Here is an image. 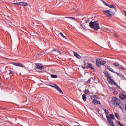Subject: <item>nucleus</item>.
Masks as SVG:
<instances>
[{
	"mask_svg": "<svg viewBox=\"0 0 126 126\" xmlns=\"http://www.w3.org/2000/svg\"><path fill=\"white\" fill-rule=\"evenodd\" d=\"M111 103L114 106H118L119 108L123 110L124 109V104L121 102V99L117 98L116 97H112Z\"/></svg>",
	"mask_w": 126,
	"mask_h": 126,
	"instance_id": "nucleus-1",
	"label": "nucleus"
},
{
	"mask_svg": "<svg viewBox=\"0 0 126 126\" xmlns=\"http://www.w3.org/2000/svg\"><path fill=\"white\" fill-rule=\"evenodd\" d=\"M89 26L91 28L94 29V30H98V29H100V25H99L98 21L90 22Z\"/></svg>",
	"mask_w": 126,
	"mask_h": 126,
	"instance_id": "nucleus-2",
	"label": "nucleus"
},
{
	"mask_svg": "<svg viewBox=\"0 0 126 126\" xmlns=\"http://www.w3.org/2000/svg\"><path fill=\"white\" fill-rule=\"evenodd\" d=\"M103 110L104 111L105 114L106 116V118L107 119L108 123H109V125H110V126H115V125H114V122H113L112 119H111V118L109 116V110L105 108H103Z\"/></svg>",
	"mask_w": 126,
	"mask_h": 126,
	"instance_id": "nucleus-3",
	"label": "nucleus"
},
{
	"mask_svg": "<svg viewBox=\"0 0 126 126\" xmlns=\"http://www.w3.org/2000/svg\"><path fill=\"white\" fill-rule=\"evenodd\" d=\"M49 86H51V87H54V88H56L58 91H59L61 94H63V91L59 87V86L57 85L56 84L51 83L50 85H49Z\"/></svg>",
	"mask_w": 126,
	"mask_h": 126,
	"instance_id": "nucleus-4",
	"label": "nucleus"
},
{
	"mask_svg": "<svg viewBox=\"0 0 126 126\" xmlns=\"http://www.w3.org/2000/svg\"><path fill=\"white\" fill-rule=\"evenodd\" d=\"M103 13L107 16H111V15H114L115 14V13L110 10H104L103 11Z\"/></svg>",
	"mask_w": 126,
	"mask_h": 126,
	"instance_id": "nucleus-5",
	"label": "nucleus"
},
{
	"mask_svg": "<svg viewBox=\"0 0 126 126\" xmlns=\"http://www.w3.org/2000/svg\"><path fill=\"white\" fill-rule=\"evenodd\" d=\"M101 63H102V59L98 58L97 59H96V66L100 67V66H101Z\"/></svg>",
	"mask_w": 126,
	"mask_h": 126,
	"instance_id": "nucleus-6",
	"label": "nucleus"
},
{
	"mask_svg": "<svg viewBox=\"0 0 126 126\" xmlns=\"http://www.w3.org/2000/svg\"><path fill=\"white\" fill-rule=\"evenodd\" d=\"M36 69H39L40 70H42V69H44V66H41L40 64H36Z\"/></svg>",
	"mask_w": 126,
	"mask_h": 126,
	"instance_id": "nucleus-7",
	"label": "nucleus"
},
{
	"mask_svg": "<svg viewBox=\"0 0 126 126\" xmlns=\"http://www.w3.org/2000/svg\"><path fill=\"white\" fill-rule=\"evenodd\" d=\"M119 97L120 98V99L124 100V99H126V96L124 94L121 93L119 94Z\"/></svg>",
	"mask_w": 126,
	"mask_h": 126,
	"instance_id": "nucleus-8",
	"label": "nucleus"
},
{
	"mask_svg": "<svg viewBox=\"0 0 126 126\" xmlns=\"http://www.w3.org/2000/svg\"><path fill=\"white\" fill-rule=\"evenodd\" d=\"M109 83L110 84H114L115 85H117V83L115 81H114V80L112 79V78H110V79H109Z\"/></svg>",
	"mask_w": 126,
	"mask_h": 126,
	"instance_id": "nucleus-9",
	"label": "nucleus"
},
{
	"mask_svg": "<svg viewBox=\"0 0 126 126\" xmlns=\"http://www.w3.org/2000/svg\"><path fill=\"white\" fill-rule=\"evenodd\" d=\"M104 73L108 79H111V78H112V77L110 76V74H109V72L107 71H105Z\"/></svg>",
	"mask_w": 126,
	"mask_h": 126,
	"instance_id": "nucleus-10",
	"label": "nucleus"
},
{
	"mask_svg": "<svg viewBox=\"0 0 126 126\" xmlns=\"http://www.w3.org/2000/svg\"><path fill=\"white\" fill-rule=\"evenodd\" d=\"M12 64L13 65H15V66H18V67H23V66L22 65V64L19 63H12Z\"/></svg>",
	"mask_w": 126,
	"mask_h": 126,
	"instance_id": "nucleus-11",
	"label": "nucleus"
},
{
	"mask_svg": "<svg viewBox=\"0 0 126 126\" xmlns=\"http://www.w3.org/2000/svg\"><path fill=\"white\" fill-rule=\"evenodd\" d=\"M74 56H75V57H76L77 59H81V56L76 52H74Z\"/></svg>",
	"mask_w": 126,
	"mask_h": 126,
	"instance_id": "nucleus-12",
	"label": "nucleus"
},
{
	"mask_svg": "<svg viewBox=\"0 0 126 126\" xmlns=\"http://www.w3.org/2000/svg\"><path fill=\"white\" fill-rule=\"evenodd\" d=\"M115 73L118 76H120V77L121 78V79H124L125 78V77H124V75H123L122 74V73H118V72H115Z\"/></svg>",
	"mask_w": 126,
	"mask_h": 126,
	"instance_id": "nucleus-13",
	"label": "nucleus"
},
{
	"mask_svg": "<svg viewBox=\"0 0 126 126\" xmlns=\"http://www.w3.org/2000/svg\"><path fill=\"white\" fill-rule=\"evenodd\" d=\"M92 103H93L94 105H98V104H99V105H101V102L98 101L97 100H93V101H92Z\"/></svg>",
	"mask_w": 126,
	"mask_h": 126,
	"instance_id": "nucleus-14",
	"label": "nucleus"
},
{
	"mask_svg": "<svg viewBox=\"0 0 126 126\" xmlns=\"http://www.w3.org/2000/svg\"><path fill=\"white\" fill-rule=\"evenodd\" d=\"M107 69H108V70H109V71H111V72H113V73H116V72L115 71V70L112 69V68H111V67L110 66H107Z\"/></svg>",
	"mask_w": 126,
	"mask_h": 126,
	"instance_id": "nucleus-15",
	"label": "nucleus"
},
{
	"mask_svg": "<svg viewBox=\"0 0 126 126\" xmlns=\"http://www.w3.org/2000/svg\"><path fill=\"white\" fill-rule=\"evenodd\" d=\"M54 51H55L56 52V53H55V55H56L57 56L60 55V54H61V52L57 49H54L53 50V52Z\"/></svg>",
	"mask_w": 126,
	"mask_h": 126,
	"instance_id": "nucleus-16",
	"label": "nucleus"
},
{
	"mask_svg": "<svg viewBox=\"0 0 126 126\" xmlns=\"http://www.w3.org/2000/svg\"><path fill=\"white\" fill-rule=\"evenodd\" d=\"M82 99L83 101H86L87 97H86V94H83L82 95Z\"/></svg>",
	"mask_w": 126,
	"mask_h": 126,
	"instance_id": "nucleus-17",
	"label": "nucleus"
},
{
	"mask_svg": "<svg viewBox=\"0 0 126 126\" xmlns=\"http://www.w3.org/2000/svg\"><path fill=\"white\" fill-rule=\"evenodd\" d=\"M96 95H92V96H91V99L93 101H94V100H95L96 99Z\"/></svg>",
	"mask_w": 126,
	"mask_h": 126,
	"instance_id": "nucleus-18",
	"label": "nucleus"
},
{
	"mask_svg": "<svg viewBox=\"0 0 126 126\" xmlns=\"http://www.w3.org/2000/svg\"><path fill=\"white\" fill-rule=\"evenodd\" d=\"M88 67H89V68L92 69L93 70L94 69V67H93V66H92V64L90 63L88 64Z\"/></svg>",
	"mask_w": 126,
	"mask_h": 126,
	"instance_id": "nucleus-19",
	"label": "nucleus"
},
{
	"mask_svg": "<svg viewBox=\"0 0 126 126\" xmlns=\"http://www.w3.org/2000/svg\"><path fill=\"white\" fill-rule=\"evenodd\" d=\"M59 34L61 36V37H62V38H63V39H66V36H64V35H63V33L60 32Z\"/></svg>",
	"mask_w": 126,
	"mask_h": 126,
	"instance_id": "nucleus-20",
	"label": "nucleus"
},
{
	"mask_svg": "<svg viewBox=\"0 0 126 126\" xmlns=\"http://www.w3.org/2000/svg\"><path fill=\"white\" fill-rule=\"evenodd\" d=\"M51 78H58L57 75H51Z\"/></svg>",
	"mask_w": 126,
	"mask_h": 126,
	"instance_id": "nucleus-21",
	"label": "nucleus"
},
{
	"mask_svg": "<svg viewBox=\"0 0 126 126\" xmlns=\"http://www.w3.org/2000/svg\"><path fill=\"white\" fill-rule=\"evenodd\" d=\"M110 119H112V120H115V116H114L113 114H110Z\"/></svg>",
	"mask_w": 126,
	"mask_h": 126,
	"instance_id": "nucleus-22",
	"label": "nucleus"
},
{
	"mask_svg": "<svg viewBox=\"0 0 126 126\" xmlns=\"http://www.w3.org/2000/svg\"><path fill=\"white\" fill-rule=\"evenodd\" d=\"M114 65L115 66L118 67V66H119L120 64H119V63L115 62V63H114Z\"/></svg>",
	"mask_w": 126,
	"mask_h": 126,
	"instance_id": "nucleus-23",
	"label": "nucleus"
},
{
	"mask_svg": "<svg viewBox=\"0 0 126 126\" xmlns=\"http://www.w3.org/2000/svg\"><path fill=\"white\" fill-rule=\"evenodd\" d=\"M84 92L85 93V94H87L88 93H89V90H88V89H85V90L84 91Z\"/></svg>",
	"mask_w": 126,
	"mask_h": 126,
	"instance_id": "nucleus-24",
	"label": "nucleus"
},
{
	"mask_svg": "<svg viewBox=\"0 0 126 126\" xmlns=\"http://www.w3.org/2000/svg\"><path fill=\"white\" fill-rule=\"evenodd\" d=\"M117 124H118V125H119V126H125V125H124V124H122L121 123V122H120V121H118L117 122Z\"/></svg>",
	"mask_w": 126,
	"mask_h": 126,
	"instance_id": "nucleus-25",
	"label": "nucleus"
},
{
	"mask_svg": "<svg viewBox=\"0 0 126 126\" xmlns=\"http://www.w3.org/2000/svg\"><path fill=\"white\" fill-rule=\"evenodd\" d=\"M65 18H70L71 19H73V20H75V18L72 17H66Z\"/></svg>",
	"mask_w": 126,
	"mask_h": 126,
	"instance_id": "nucleus-26",
	"label": "nucleus"
},
{
	"mask_svg": "<svg viewBox=\"0 0 126 126\" xmlns=\"http://www.w3.org/2000/svg\"><path fill=\"white\" fill-rule=\"evenodd\" d=\"M89 64V63L84 62V65H85L86 67H88Z\"/></svg>",
	"mask_w": 126,
	"mask_h": 126,
	"instance_id": "nucleus-27",
	"label": "nucleus"
},
{
	"mask_svg": "<svg viewBox=\"0 0 126 126\" xmlns=\"http://www.w3.org/2000/svg\"><path fill=\"white\" fill-rule=\"evenodd\" d=\"M104 4L106 5V6H109V4H108L107 2H106L105 1L102 0Z\"/></svg>",
	"mask_w": 126,
	"mask_h": 126,
	"instance_id": "nucleus-28",
	"label": "nucleus"
},
{
	"mask_svg": "<svg viewBox=\"0 0 126 126\" xmlns=\"http://www.w3.org/2000/svg\"><path fill=\"white\" fill-rule=\"evenodd\" d=\"M106 61H103L102 62H101V65H104L106 64Z\"/></svg>",
	"mask_w": 126,
	"mask_h": 126,
	"instance_id": "nucleus-29",
	"label": "nucleus"
},
{
	"mask_svg": "<svg viewBox=\"0 0 126 126\" xmlns=\"http://www.w3.org/2000/svg\"><path fill=\"white\" fill-rule=\"evenodd\" d=\"M108 7H110V8H114V5L113 4H111V5H109V6H108Z\"/></svg>",
	"mask_w": 126,
	"mask_h": 126,
	"instance_id": "nucleus-30",
	"label": "nucleus"
},
{
	"mask_svg": "<svg viewBox=\"0 0 126 126\" xmlns=\"http://www.w3.org/2000/svg\"><path fill=\"white\" fill-rule=\"evenodd\" d=\"M27 5H28V4L25 2H23V6H27Z\"/></svg>",
	"mask_w": 126,
	"mask_h": 126,
	"instance_id": "nucleus-31",
	"label": "nucleus"
},
{
	"mask_svg": "<svg viewBox=\"0 0 126 126\" xmlns=\"http://www.w3.org/2000/svg\"><path fill=\"white\" fill-rule=\"evenodd\" d=\"M3 122H4L3 119H0V124H2V123H3Z\"/></svg>",
	"mask_w": 126,
	"mask_h": 126,
	"instance_id": "nucleus-32",
	"label": "nucleus"
},
{
	"mask_svg": "<svg viewBox=\"0 0 126 126\" xmlns=\"http://www.w3.org/2000/svg\"><path fill=\"white\" fill-rule=\"evenodd\" d=\"M115 116L116 118H117V119H119V115H118L117 113H115Z\"/></svg>",
	"mask_w": 126,
	"mask_h": 126,
	"instance_id": "nucleus-33",
	"label": "nucleus"
},
{
	"mask_svg": "<svg viewBox=\"0 0 126 126\" xmlns=\"http://www.w3.org/2000/svg\"><path fill=\"white\" fill-rule=\"evenodd\" d=\"M13 4L15 5H19V2L13 3Z\"/></svg>",
	"mask_w": 126,
	"mask_h": 126,
	"instance_id": "nucleus-34",
	"label": "nucleus"
},
{
	"mask_svg": "<svg viewBox=\"0 0 126 126\" xmlns=\"http://www.w3.org/2000/svg\"><path fill=\"white\" fill-rule=\"evenodd\" d=\"M19 5H21V6H23V2H19Z\"/></svg>",
	"mask_w": 126,
	"mask_h": 126,
	"instance_id": "nucleus-35",
	"label": "nucleus"
},
{
	"mask_svg": "<svg viewBox=\"0 0 126 126\" xmlns=\"http://www.w3.org/2000/svg\"><path fill=\"white\" fill-rule=\"evenodd\" d=\"M119 69H121L122 70H124L125 68H124V67H120Z\"/></svg>",
	"mask_w": 126,
	"mask_h": 126,
	"instance_id": "nucleus-36",
	"label": "nucleus"
},
{
	"mask_svg": "<svg viewBox=\"0 0 126 126\" xmlns=\"http://www.w3.org/2000/svg\"><path fill=\"white\" fill-rule=\"evenodd\" d=\"M9 74H14V72H13L12 71L10 70V73Z\"/></svg>",
	"mask_w": 126,
	"mask_h": 126,
	"instance_id": "nucleus-37",
	"label": "nucleus"
},
{
	"mask_svg": "<svg viewBox=\"0 0 126 126\" xmlns=\"http://www.w3.org/2000/svg\"><path fill=\"white\" fill-rule=\"evenodd\" d=\"M115 86L117 87V88H119V89H121V87H120V86L118 85L117 83H116V85H115Z\"/></svg>",
	"mask_w": 126,
	"mask_h": 126,
	"instance_id": "nucleus-38",
	"label": "nucleus"
},
{
	"mask_svg": "<svg viewBox=\"0 0 126 126\" xmlns=\"http://www.w3.org/2000/svg\"><path fill=\"white\" fill-rule=\"evenodd\" d=\"M90 81H91V80L90 79H89L88 80H87V82L88 83H90Z\"/></svg>",
	"mask_w": 126,
	"mask_h": 126,
	"instance_id": "nucleus-39",
	"label": "nucleus"
},
{
	"mask_svg": "<svg viewBox=\"0 0 126 126\" xmlns=\"http://www.w3.org/2000/svg\"><path fill=\"white\" fill-rule=\"evenodd\" d=\"M86 22H89V19H87L85 20Z\"/></svg>",
	"mask_w": 126,
	"mask_h": 126,
	"instance_id": "nucleus-40",
	"label": "nucleus"
},
{
	"mask_svg": "<svg viewBox=\"0 0 126 126\" xmlns=\"http://www.w3.org/2000/svg\"><path fill=\"white\" fill-rule=\"evenodd\" d=\"M82 68H83V69H85L86 68V66H82Z\"/></svg>",
	"mask_w": 126,
	"mask_h": 126,
	"instance_id": "nucleus-41",
	"label": "nucleus"
},
{
	"mask_svg": "<svg viewBox=\"0 0 126 126\" xmlns=\"http://www.w3.org/2000/svg\"><path fill=\"white\" fill-rule=\"evenodd\" d=\"M117 93H118V92L117 91H115L113 92V94H117Z\"/></svg>",
	"mask_w": 126,
	"mask_h": 126,
	"instance_id": "nucleus-42",
	"label": "nucleus"
},
{
	"mask_svg": "<svg viewBox=\"0 0 126 126\" xmlns=\"http://www.w3.org/2000/svg\"><path fill=\"white\" fill-rule=\"evenodd\" d=\"M114 36L115 37H116V38L118 37V35L116 34H114Z\"/></svg>",
	"mask_w": 126,
	"mask_h": 126,
	"instance_id": "nucleus-43",
	"label": "nucleus"
},
{
	"mask_svg": "<svg viewBox=\"0 0 126 126\" xmlns=\"http://www.w3.org/2000/svg\"><path fill=\"white\" fill-rule=\"evenodd\" d=\"M125 111H126V103L125 104Z\"/></svg>",
	"mask_w": 126,
	"mask_h": 126,
	"instance_id": "nucleus-44",
	"label": "nucleus"
},
{
	"mask_svg": "<svg viewBox=\"0 0 126 126\" xmlns=\"http://www.w3.org/2000/svg\"><path fill=\"white\" fill-rule=\"evenodd\" d=\"M126 1V0H125Z\"/></svg>",
	"mask_w": 126,
	"mask_h": 126,
	"instance_id": "nucleus-45",
	"label": "nucleus"
}]
</instances>
